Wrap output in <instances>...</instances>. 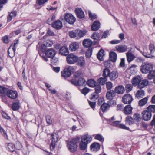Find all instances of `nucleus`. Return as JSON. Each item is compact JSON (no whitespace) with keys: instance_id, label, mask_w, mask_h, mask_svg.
I'll list each match as a JSON object with an SVG mask.
<instances>
[{"instance_id":"54","label":"nucleus","mask_w":155,"mask_h":155,"mask_svg":"<svg viewBox=\"0 0 155 155\" xmlns=\"http://www.w3.org/2000/svg\"><path fill=\"white\" fill-rule=\"evenodd\" d=\"M98 94H97L94 92L91 95V100H95L98 98Z\"/></svg>"},{"instance_id":"8","label":"nucleus","mask_w":155,"mask_h":155,"mask_svg":"<svg viewBox=\"0 0 155 155\" xmlns=\"http://www.w3.org/2000/svg\"><path fill=\"white\" fill-rule=\"evenodd\" d=\"M142 118L145 121H148L151 118V113L149 110L144 111L142 113Z\"/></svg>"},{"instance_id":"60","label":"nucleus","mask_w":155,"mask_h":155,"mask_svg":"<svg viewBox=\"0 0 155 155\" xmlns=\"http://www.w3.org/2000/svg\"><path fill=\"white\" fill-rule=\"evenodd\" d=\"M107 88L108 90L111 89L113 87L112 84L110 82H108L106 83Z\"/></svg>"},{"instance_id":"57","label":"nucleus","mask_w":155,"mask_h":155,"mask_svg":"<svg viewBox=\"0 0 155 155\" xmlns=\"http://www.w3.org/2000/svg\"><path fill=\"white\" fill-rule=\"evenodd\" d=\"M89 89L87 87H84L81 91L82 94L86 95L89 92Z\"/></svg>"},{"instance_id":"59","label":"nucleus","mask_w":155,"mask_h":155,"mask_svg":"<svg viewBox=\"0 0 155 155\" xmlns=\"http://www.w3.org/2000/svg\"><path fill=\"white\" fill-rule=\"evenodd\" d=\"M95 93L98 94L100 92L101 90V87L100 85H98L95 87Z\"/></svg>"},{"instance_id":"25","label":"nucleus","mask_w":155,"mask_h":155,"mask_svg":"<svg viewBox=\"0 0 155 155\" xmlns=\"http://www.w3.org/2000/svg\"><path fill=\"white\" fill-rule=\"evenodd\" d=\"M100 24L99 21H94L91 26V30L93 31L98 30L100 28Z\"/></svg>"},{"instance_id":"36","label":"nucleus","mask_w":155,"mask_h":155,"mask_svg":"<svg viewBox=\"0 0 155 155\" xmlns=\"http://www.w3.org/2000/svg\"><path fill=\"white\" fill-rule=\"evenodd\" d=\"M74 77L75 78L79 79L83 77V74L81 71H77L74 73Z\"/></svg>"},{"instance_id":"47","label":"nucleus","mask_w":155,"mask_h":155,"mask_svg":"<svg viewBox=\"0 0 155 155\" xmlns=\"http://www.w3.org/2000/svg\"><path fill=\"white\" fill-rule=\"evenodd\" d=\"M125 88L126 92H129L132 90L133 86L131 84H128L126 85Z\"/></svg>"},{"instance_id":"29","label":"nucleus","mask_w":155,"mask_h":155,"mask_svg":"<svg viewBox=\"0 0 155 155\" xmlns=\"http://www.w3.org/2000/svg\"><path fill=\"white\" fill-rule=\"evenodd\" d=\"M83 44L84 47L88 48L91 45L92 42L91 41L90 39H86L84 40Z\"/></svg>"},{"instance_id":"30","label":"nucleus","mask_w":155,"mask_h":155,"mask_svg":"<svg viewBox=\"0 0 155 155\" xmlns=\"http://www.w3.org/2000/svg\"><path fill=\"white\" fill-rule=\"evenodd\" d=\"M148 99V98L146 97L139 100L138 102L139 106L142 107L145 105L147 103Z\"/></svg>"},{"instance_id":"9","label":"nucleus","mask_w":155,"mask_h":155,"mask_svg":"<svg viewBox=\"0 0 155 155\" xmlns=\"http://www.w3.org/2000/svg\"><path fill=\"white\" fill-rule=\"evenodd\" d=\"M115 48L117 51L119 53H122L127 51V46L126 45H118L115 46Z\"/></svg>"},{"instance_id":"19","label":"nucleus","mask_w":155,"mask_h":155,"mask_svg":"<svg viewBox=\"0 0 155 155\" xmlns=\"http://www.w3.org/2000/svg\"><path fill=\"white\" fill-rule=\"evenodd\" d=\"M115 92L113 90H110L107 91L106 94V97L107 99L111 100L115 96Z\"/></svg>"},{"instance_id":"34","label":"nucleus","mask_w":155,"mask_h":155,"mask_svg":"<svg viewBox=\"0 0 155 155\" xmlns=\"http://www.w3.org/2000/svg\"><path fill=\"white\" fill-rule=\"evenodd\" d=\"M110 105L108 104L103 103L101 106V109L103 112H104L107 110L110 107Z\"/></svg>"},{"instance_id":"43","label":"nucleus","mask_w":155,"mask_h":155,"mask_svg":"<svg viewBox=\"0 0 155 155\" xmlns=\"http://www.w3.org/2000/svg\"><path fill=\"white\" fill-rule=\"evenodd\" d=\"M100 35L99 33L94 32L92 35L91 38L93 39L97 40H99Z\"/></svg>"},{"instance_id":"45","label":"nucleus","mask_w":155,"mask_h":155,"mask_svg":"<svg viewBox=\"0 0 155 155\" xmlns=\"http://www.w3.org/2000/svg\"><path fill=\"white\" fill-rule=\"evenodd\" d=\"M87 143L82 142V141L79 145V147L80 149L82 150H85L87 147Z\"/></svg>"},{"instance_id":"27","label":"nucleus","mask_w":155,"mask_h":155,"mask_svg":"<svg viewBox=\"0 0 155 155\" xmlns=\"http://www.w3.org/2000/svg\"><path fill=\"white\" fill-rule=\"evenodd\" d=\"M110 59L113 62H115L117 58V54L113 51L110 52L109 54Z\"/></svg>"},{"instance_id":"46","label":"nucleus","mask_w":155,"mask_h":155,"mask_svg":"<svg viewBox=\"0 0 155 155\" xmlns=\"http://www.w3.org/2000/svg\"><path fill=\"white\" fill-rule=\"evenodd\" d=\"M46 121L49 125H51L52 123V121L51 119V117L49 115H47L46 117Z\"/></svg>"},{"instance_id":"14","label":"nucleus","mask_w":155,"mask_h":155,"mask_svg":"<svg viewBox=\"0 0 155 155\" xmlns=\"http://www.w3.org/2000/svg\"><path fill=\"white\" fill-rule=\"evenodd\" d=\"M145 95L144 91L141 89L137 90L135 94V97L138 99L143 98Z\"/></svg>"},{"instance_id":"35","label":"nucleus","mask_w":155,"mask_h":155,"mask_svg":"<svg viewBox=\"0 0 155 155\" xmlns=\"http://www.w3.org/2000/svg\"><path fill=\"white\" fill-rule=\"evenodd\" d=\"M134 120L130 116H128L126 118L125 122L127 124L130 125L134 123Z\"/></svg>"},{"instance_id":"33","label":"nucleus","mask_w":155,"mask_h":155,"mask_svg":"<svg viewBox=\"0 0 155 155\" xmlns=\"http://www.w3.org/2000/svg\"><path fill=\"white\" fill-rule=\"evenodd\" d=\"M8 89L2 86H0V96H2V97L3 96L7 93V91H8Z\"/></svg>"},{"instance_id":"13","label":"nucleus","mask_w":155,"mask_h":155,"mask_svg":"<svg viewBox=\"0 0 155 155\" xmlns=\"http://www.w3.org/2000/svg\"><path fill=\"white\" fill-rule=\"evenodd\" d=\"M75 11L77 16L79 18H82L84 17V12L81 8H77L75 9Z\"/></svg>"},{"instance_id":"63","label":"nucleus","mask_w":155,"mask_h":155,"mask_svg":"<svg viewBox=\"0 0 155 155\" xmlns=\"http://www.w3.org/2000/svg\"><path fill=\"white\" fill-rule=\"evenodd\" d=\"M104 66L107 68L110 67V61H104Z\"/></svg>"},{"instance_id":"17","label":"nucleus","mask_w":155,"mask_h":155,"mask_svg":"<svg viewBox=\"0 0 155 155\" xmlns=\"http://www.w3.org/2000/svg\"><path fill=\"white\" fill-rule=\"evenodd\" d=\"M141 80V78L139 76H137L131 80L133 85L136 86L140 84Z\"/></svg>"},{"instance_id":"55","label":"nucleus","mask_w":155,"mask_h":155,"mask_svg":"<svg viewBox=\"0 0 155 155\" xmlns=\"http://www.w3.org/2000/svg\"><path fill=\"white\" fill-rule=\"evenodd\" d=\"M92 50L91 49H89L86 51L85 55L87 57L89 58L92 54Z\"/></svg>"},{"instance_id":"40","label":"nucleus","mask_w":155,"mask_h":155,"mask_svg":"<svg viewBox=\"0 0 155 155\" xmlns=\"http://www.w3.org/2000/svg\"><path fill=\"white\" fill-rule=\"evenodd\" d=\"M87 83L89 86L93 87L95 86L96 82L93 79H90L88 80Z\"/></svg>"},{"instance_id":"50","label":"nucleus","mask_w":155,"mask_h":155,"mask_svg":"<svg viewBox=\"0 0 155 155\" xmlns=\"http://www.w3.org/2000/svg\"><path fill=\"white\" fill-rule=\"evenodd\" d=\"M52 142L55 143L57 141V135L56 134H51Z\"/></svg>"},{"instance_id":"22","label":"nucleus","mask_w":155,"mask_h":155,"mask_svg":"<svg viewBox=\"0 0 155 155\" xmlns=\"http://www.w3.org/2000/svg\"><path fill=\"white\" fill-rule=\"evenodd\" d=\"M52 26L56 29H60L62 27V23L60 21H56L53 24Z\"/></svg>"},{"instance_id":"37","label":"nucleus","mask_w":155,"mask_h":155,"mask_svg":"<svg viewBox=\"0 0 155 155\" xmlns=\"http://www.w3.org/2000/svg\"><path fill=\"white\" fill-rule=\"evenodd\" d=\"M110 72V70L108 68L104 69L103 71V76L106 78L109 77Z\"/></svg>"},{"instance_id":"48","label":"nucleus","mask_w":155,"mask_h":155,"mask_svg":"<svg viewBox=\"0 0 155 155\" xmlns=\"http://www.w3.org/2000/svg\"><path fill=\"white\" fill-rule=\"evenodd\" d=\"M95 139L98 140L99 141L103 142L104 140V138H103L102 136L100 134H97L95 136Z\"/></svg>"},{"instance_id":"39","label":"nucleus","mask_w":155,"mask_h":155,"mask_svg":"<svg viewBox=\"0 0 155 155\" xmlns=\"http://www.w3.org/2000/svg\"><path fill=\"white\" fill-rule=\"evenodd\" d=\"M107 80V79L106 78H100L97 81V83H98L100 85H104Z\"/></svg>"},{"instance_id":"1","label":"nucleus","mask_w":155,"mask_h":155,"mask_svg":"<svg viewBox=\"0 0 155 155\" xmlns=\"http://www.w3.org/2000/svg\"><path fill=\"white\" fill-rule=\"evenodd\" d=\"M79 139L76 138L67 142V146L70 152H74L77 150L78 147L77 143Z\"/></svg>"},{"instance_id":"7","label":"nucleus","mask_w":155,"mask_h":155,"mask_svg":"<svg viewBox=\"0 0 155 155\" xmlns=\"http://www.w3.org/2000/svg\"><path fill=\"white\" fill-rule=\"evenodd\" d=\"M122 99L123 103L127 104H130L133 100L132 96L129 94H127L124 95Z\"/></svg>"},{"instance_id":"32","label":"nucleus","mask_w":155,"mask_h":155,"mask_svg":"<svg viewBox=\"0 0 155 155\" xmlns=\"http://www.w3.org/2000/svg\"><path fill=\"white\" fill-rule=\"evenodd\" d=\"M100 145L97 143H94L91 146V150L93 151H97L100 149Z\"/></svg>"},{"instance_id":"58","label":"nucleus","mask_w":155,"mask_h":155,"mask_svg":"<svg viewBox=\"0 0 155 155\" xmlns=\"http://www.w3.org/2000/svg\"><path fill=\"white\" fill-rule=\"evenodd\" d=\"M87 33L86 31H80L78 33V35L80 37H82L85 35Z\"/></svg>"},{"instance_id":"24","label":"nucleus","mask_w":155,"mask_h":155,"mask_svg":"<svg viewBox=\"0 0 155 155\" xmlns=\"http://www.w3.org/2000/svg\"><path fill=\"white\" fill-rule=\"evenodd\" d=\"M19 101L18 100H15L13 103L12 106V108L13 110H18L20 108Z\"/></svg>"},{"instance_id":"31","label":"nucleus","mask_w":155,"mask_h":155,"mask_svg":"<svg viewBox=\"0 0 155 155\" xmlns=\"http://www.w3.org/2000/svg\"><path fill=\"white\" fill-rule=\"evenodd\" d=\"M126 56L128 62L132 61L135 58V57L133 54L129 52L127 53Z\"/></svg>"},{"instance_id":"44","label":"nucleus","mask_w":155,"mask_h":155,"mask_svg":"<svg viewBox=\"0 0 155 155\" xmlns=\"http://www.w3.org/2000/svg\"><path fill=\"white\" fill-rule=\"evenodd\" d=\"M15 148V146L12 143H9L8 144V148L9 150L13 152Z\"/></svg>"},{"instance_id":"49","label":"nucleus","mask_w":155,"mask_h":155,"mask_svg":"<svg viewBox=\"0 0 155 155\" xmlns=\"http://www.w3.org/2000/svg\"><path fill=\"white\" fill-rule=\"evenodd\" d=\"M76 79H77L74 78L69 80V81L75 86H78V80H77Z\"/></svg>"},{"instance_id":"21","label":"nucleus","mask_w":155,"mask_h":155,"mask_svg":"<svg viewBox=\"0 0 155 155\" xmlns=\"http://www.w3.org/2000/svg\"><path fill=\"white\" fill-rule=\"evenodd\" d=\"M132 108L130 105H129L126 106L124 108L123 111L126 114H129L132 112Z\"/></svg>"},{"instance_id":"56","label":"nucleus","mask_w":155,"mask_h":155,"mask_svg":"<svg viewBox=\"0 0 155 155\" xmlns=\"http://www.w3.org/2000/svg\"><path fill=\"white\" fill-rule=\"evenodd\" d=\"M55 19V16L54 15H52L51 17L49 18L47 21V23L49 25H51L52 23V21Z\"/></svg>"},{"instance_id":"2","label":"nucleus","mask_w":155,"mask_h":155,"mask_svg":"<svg viewBox=\"0 0 155 155\" xmlns=\"http://www.w3.org/2000/svg\"><path fill=\"white\" fill-rule=\"evenodd\" d=\"M153 68L152 65L150 63H144L141 66L140 70L143 73H148Z\"/></svg>"},{"instance_id":"53","label":"nucleus","mask_w":155,"mask_h":155,"mask_svg":"<svg viewBox=\"0 0 155 155\" xmlns=\"http://www.w3.org/2000/svg\"><path fill=\"white\" fill-rule=\"evenodd\" d=\"M133 118L134 120H139L140 119V114L138 113L135 114L134 115Z\"/></svg>"},{"instance_id":"41","label":"nucleus","mask_w":155,"mask_h":155,"mask_svg":"<svg viewBox=\"0 0 155 155\" xmlns=\"http://www.w3.org/2000/svg\"><path fill=\"white\" fill-rule=\"evenodd\" d=\"M149 74L147 76V78L150 80L153 79L155 76V71H151L149 72Z\"/></svg>"},{"instance_id":"61","label":"nucleus","mask_w":155,"mask_h":155,"mask_svg":"<svg viewBox=\"0 0 155 155\" xmlns=\"http://www.w3.org/2000/svg\"><path fill=\"white\" fill-rule=\"evenodd\" d=\"M89 17L92 19H94L97 18V16L95 14H92L90 11H89Z\"/></svg>"},{"instance_id":"18","label":"nucleus","mask_w":155,"mask_h":155,"mask_svg":"<svg viewBox=\"0 0 155 155\" xmlns=\"http://www.w3.org/2000/svg\"><path fill=\"white\" fill-rule=\"evenodd\" d=\"M69 53L68 49L65 46L62 47L59 50V53L61 55H67Z\"/></svg>"},{"instance_id":"5","label":"nucleus","mask_w":155,"mask_h":155,"mask_svg":"<svg viewBox=\"0 0 155 155\" xmlns=\"http://www.w3.org/2000/svg\"><path fill=\"white\" fill-rule=\"evenodd\" d=\"M77 56L75 55L70 54L66 57V60L67 63L70 64H73L76 62Z\"/></svg>"},{"instance_id":"52","label":"nucleus","mask_w":155,"mask_h":155,"mask_svg":"<svg viewBox=\"0 0 155 155\" xmlns=\"http://www.w3.org/2000/svg\"><path fill=\"white\" fill-rule=\"evenodd\" d=\"M147 109L150 111L155 112V105H150L147 107Z\"/></svg>"},{"instance_id":"20","label":"nucleus","mask_w":155,"mask_h":155,"mask_svg":"<svg viewBox=\"0 0 155 155\" xmlns=\"http://www.w3.org/2000/svg\"><path fill=\"white\" fill-rule=\"evenodd\" d=\"M79 47V44L77 42H74L71 43L69 46V49L71 51H75Z\"/></svg>"},{"instance_id":"15","label":"nucleus","mask_w":155,"mask_h":155,"mask_svg":"<svg viewBox=\"0 0 155 155\" xmlns=\"http://www.w3.org/2000/svg\"><path fill=\"white\" fill-rule=\"evenodd\" d=\"M124 91L125 89L124 87L121 85L117 86L114 89L115 93L118 94H122Z\"/></svg>"},{"instance_id":"6","label":"nucleus","mask_w":155,"mask_h":155,"mask_svg":"<svg viewBox=\"0 0 155 155\" xmlns=\"http://www.w3.org/2000/svg\"><path fill=\"white\" fill-rule=\"evenodd\" d=\"M65 20L69 24H73L75 21L76 19L73 15L69 13L66 14L64 16Z\"/></svg>"},{"instance_id":"38","label":"nucleus","mask_w":155,"mask_h":155,"mask_svg":"<svg viewBox=\"0 0 155 155\" xmlns=\"http://www.w3.org/2000/svg\"><path fill=\"white\" fill-rule=\"evenodd\" d=\"M104 50H100L98 53L97 54V57L101 61L103 60V56Z\"/></svg>"},{"instance_id":"23","label":"nucleus","mask_w":155,"mask_h":155,"mask_svg":"<svg viewBox=\"0 0 155 155\" xmlns=\"http://www.w3.org/2000/svg\"><path fill=\"white\" fill-rule=\"evenodd\" d=\"M118 77V73L116 71H113L110 72L109 77L110 79L111 80H114Z\"/></svg>"},{"instance_id":"11","label":"nucleus","mask_w":155,"mask_h":155,"mask_svg":"<svg viewBox=\"0 0 155 155\" xmlns=\"http://www.w3.org/2000/svg\"><path fill=\"white\" fill-rule=\"evenodd\" d=\"M46 55L47 57L52 58L56 54V51L53 48H50L47 50L45 52Z\"/></svg>"},{"instance_id":"16","label":"nucleus","mask_w":155,"mask_h":155,"mask_svg":"<svg viewBox=\"0 0 155 155\" xmlns=\"http://www.w3.org/2000/svg\"><path fill=\"white\" fill-rule=\"evenodd\" d=\"M81 140L82 142L88 144L92 140V137L88 135H86L83 136Z\"/></svg>"},{"instance_id":"26","label":"nucleus","mask_w":155,"mask_h":155,"mask_svg":"<svg viewBox=\"0 0 155 155\" xmlns=\"http://www.w3.org/2000/svg\"><path fill=\"white\" fill-rule=\"evenodd\" d=\"M137 49L139 50L144 56L147 58H153L154 57V56L150 54L147 52V48L144 50L143 52L140 51L137 48Z\"/></svg>"},{"instance_id":"42","label":"nucleus","mask_w":155,"mask_h":155,"mask_svg":"<svg viewBox=\"0 0 155 155\" xmlns=\"http://www.w3.org/2000/svg\"><path fill=\"white\" fill-rule=\"evenodd\" d=\"M78 85H84L87 83L85 80L83 78H80L78 80Z\"/></svg>"},{"instance_id":"3","label":"nucleus","mask_w":155,"mask_h":155,"mask_svg":"<svg viewBox=\"0 0 155 155\" xmlns=\"http://www.w3.org/2000/svg\"><path fill=\"white\" fill-rule=\"evenodd\" d=\"M18 43V40H17L15 41L13 46L11 45L8 48V55L10 57L12 58L14 56L16 49V46Z\"/></svg>"},{"instance_id":"10","label":"nucleus","mask_w":155,"mask_h":155,"mask_svg":"<svg viewBox=\"0 0 155 155\" xmlns=\"http://www.w3.org/2000/svg\"><path fill=\"white\" fill-rule=\"evenodd\" d=\"M6 94L8 97L12 99H15L18 96L17 92L12 90H8Z\"/></svg>"},{"instance_id":"12","label":"nucleus","mask_w":155,"mask_h":155,"mask_svg":"<svg viewBox=\"0 0 155 155\" xmlns=\"http://www.w3.org/2000/svg\"><path fill=\"white\" fill-rule=\"evenodd\" d=\"M76 62L77 64L81 67H84L85 66V61L83 57H77Z\"/></svg>"},{"instance_id":"64","label":"nucleus","mask_w":155,"mask_h":155,"mask_svg":"<svg viewBox=\"0 0 155 155\" xmlns=\"http://www.w3.org/2000/svg\"><path fill=\"white\" fill-rule=\"evenodd\" d=\"M47 47L44 44L41 45V50L42 52H45L47 50H46V47Z\"/></svg>"},{"instance_id":"28","label":"nucleus","mask_w":155,"mask_h":155,"mask_svg":"<svg viewBox=\"0 0 155 155\" xmlns=\"http://www.w3.org/2000/svg\"><path fill=\"white\" fill-rule=\"evenodd\" d=\"M149 83L147 79H144L140 82V83L138 84V87L141 89L144 88L145 86H147Z\"/></svg>"},{"instance_id":"51","label":"nucleus","mask_w":155,"mask_h":155,"mask_svg":"<svg viewBox=\"0 0 155 155\" xmlns=\"http://www.w3.org/2000/svg\"><path fill=\"white\" fill-rule=\"evenodd\" d=\"M149 49L150 51V53L152 54L155 51V47L152 44H150L149 45Z\"/></svg>"},{"instance_id":"4","label":"nucleus","mask_w":155,"mask_h":155,"mask_svg":"<svg viewBox=\"0 0 155 155\" xmlns=\"http://www.w3.org/2000/svg\"><path fill=\"white\" fill-rule=\"evenodd\" d=\"M74 69V68L73 66H69L61 72V76L65 78L69 77L71 75V71Z\"/></svg>"},{"instance_id":"62","label":"nucleus","mask_w":155,"mask_h":155,"mask_svg":"<svg viewBox=\"0 0 155 155\" xmlns=\"http://www.w3.org/2000/svg\"><path fill=\"white\" fill-rule=\"evenodd\" d=\"M44 44L47 47H51L53 44V42L49 40H47L46 41L45 43Z\"/></svg>"}]
</instances>
